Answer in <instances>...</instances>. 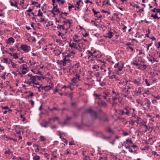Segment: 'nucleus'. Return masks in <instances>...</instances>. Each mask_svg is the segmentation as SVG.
Wrapping results in <instances>:
<instances>
[{"mask_svg":"<svg viewBox=\"0 0 160 160\" xmlns=\"http://www.w3.org/2000/svg\"><path fill=\"white\" fill-rule=\"evenodd\" d=\"M52 89V87L50 85H47L42 87V89L44 90L45 91H48Z\"/></svg>","mask_w":160,"mask_h":160,"instance_id":"8","label":"nucleus"},{"mask_svg":"<svg viewBox=\"0 0 160 160\" xmlns=\"http://www.w3.org/2000/svg\"><path fill=\"white\" fill-rule=\"evenodd\" d=\"M1 107H2V109H9V107L8 106H6L5 107L1 106Z\"/></svg>","mask_w":160,"mask_h":160,"instance_id":"42","label":"nucleus"},{"mask_svg":"<svg viewBox=\"0 0 160 160\" xmlns=\"http://www.w3.org/2000/svg\"><path fill=\"white\" fill-rule=\"evenodd\" d=\"M146 122L144 121L143 120H142L140 123V124L142 126H144V125L145 124V123Z\"/></svg>","mask_w":160,"mask_h":160,"instance_id":"47","label":"nucleus"},{"mask_svg":"<svg viewBox=\"0 0 160 160\" xmlns=\"http://www.w3.org/2000/svg\"><path fill=\"white\" fill-rule=\"evenodd\" d=\"M124 146L126 149H128L129 151L131 153H133V150L132 149H131L130 146H127L126 144H124Z\"/></svg>","mask_w":160,"mask_h":160,"instance_id":"14","label":"nucleus"},{"mask_svg":"<svg viewBox=\"0 0 160 160\" xmlns=\"http://www.w3.org/2000/svg\"><path fill=\"white\" fill-rule=\"evenodd\" d=\"M122 66H120V67H119L118 70L117 71H116V73L118 75H119L121 74L119 72L121 71L122 70V68L123 67V63H122Z\"/></svg>","mask_w":160,"mask_h":160,"instance_id":"9","label":"nucleus"},{"mask_svg":"<svg viewBox=\"0 0 160 160\" xmlns=\"http://www.w3.org/2000/svg\"><path fill=\"white\" fill-rule=\"evenodd\" d=\"M113 32H112L109 31L107 33V35L104 36L106 38H111L113 36Z\"/></svg>","mask_w":160,"mask_h":160,"instance_id":"10","label":"nucleus"},{"mask_svg":"<svg viewBox=\"0 0 160 160\" xmlns=\"http://www.w3.org/2000/svg\"><path fill=\"white\" fill-rule=\"evenodd\" d=\"M157 15H158V13L157 12V13H156L155 15H153V14H152L151 16V17L153 18L154 19H159V18H160V17H158Z\"/></svg>","mask_w":160,"mask_h":160,"instance_id":"15","label":"nucleus"},{"mask_svg":"<svg viewBox=\"0 0 160 160\" xmlns=\"http://www.w3.org/2000/svg\"><path fill=\"white\" fill-rule=\"evenodd\" d=\"M34 94L33 92H31L29 95H27L28 97H32L33 96Z\"/></svg>","mask_w":160,"mask_h":160,"instance_id":"53","label":"nucleus"},{"mask_svg":"<svg viewBox=\"0 0 160 160\" xmlns=\"http://www.w3.org/2000/svg\"><path fill=\"white\" fill-rule=\"evenodd\" d=\"M135 93L136 94L139 95L141 94V88L140 87L138 88V90L134 91Z\"/></svg>","mask_w":160,"mask_h":160,"instance_id":"11","label":"nucleus"},{"mask_svg":"<svg viewBox=\"0 0 160 160\" xmlns=\"http://www.w3.org/2000/svg\"><path fill=\"white\" fill-rule=\"evenodd\" d=\"M92 12H93V13H94V15H96L97 14V13H99V12H97L95 10L93 9H92Z\"/></svg>","mask_w":160,"mask_h":160,"instance_id":"43","label":"nucleus"},{"mask_svg":"<svg viewBox=\"0 0 160 160\" xmlns=\"http://www.w3.org/2000/svg\"><path fill=\"white\" fill-rule=\"evenodd\" d=\"M135 118L137 119L138 121H140L141 119V118H140L138 117L137 116H135L134 117Z\"/></svg>","mask_w":160,"mask_h":160,"instance_id":"45","label":"nucleus"},{"mask_svg":"<svg viewBox=\"0 0 160 160\" xmlns=\"http://www.w3.org/2000/svg\"><path fill=\"white\" fill-rule=\"evenodd\" d=\"M81 2V0H79L77 2L76 4L78 6H79L80 5V2Z\"/></svg>","mask_w":160,"mask_h":160,"instance_id":"61","label":"nucleus"},{"mask_svg":"<svg viewBox=\"0 0 160 160\" xmlns=\"http://www.w3.org/2000/svg\"><path fill=\"white\" fill-rule=\"evenodd\" d=\"M136 102L138 104H140L141 102V101L140 99H138L136 100Z\"/></svg>","mask_w":160,"mask_h":160,"instance_id":"63","label":"nucleus"},{"mask_svg":"<svg viewBox=\"0 0 160 160\" xmlns=\"http://www.w3.org/2000/svg\"><path fill=\"white\" fill-rule=\"evenodd\" d=\"M124 109L126 111L131 110V109L128 107H126Z\"/></svg>","mask_w":160,"mask_h":160,"instance_id":"49","label":"nucleus"},{"mask_svg":"<svg viewBox=\"0 0 160 160\" xmlns=\"http://www.w3.org/2000/svg\"><path fill=\"white\" fill-rule=\"evenodd\" d=\"M59 118L58 117H55L53 118V121L54 122L56 120H58Z\"/></svg>","mask_w":160,"mask_h":160,"instance_id":"60","label":"nucleus"},{"mask_svg":"<svg viewBox=\"0 0 160 160\" xmlns=\"http://www.w3.org/2000/svg\"><path fill=\"white\" fill-rule=\"evenodd\" d=\"M144 81H145L146 84V85L147 86H150V84L149 83V82H148V80L147 79H145V80Z\"/></svg>","mask_w":160,"mask_h":160,"instance_id":"32","label":"nucleus"},{"mask_svg":"<svg viewBox=\"0 0 160 160\" xmlns=\"http://www.w3.org/2000/svg\"><path fill=\"white\" fill-rule=\"evenodd\" d=\"M54 11L55 10H53V9H52V10L50 11V12L53 15V17H54L56 15V14L54 12H55Z\"/></svg>","mask_w":160,"mask_h":160,"instance_id":"48","label":"nucleus"},{"mask_svg":"<svg viewBox=\"0 0 160 160\" xmlns=\"http://www.w3.org/2000/svg\"><path fill=\"white\" fill-rule=\"evenodd\" d=\"M37 76H33L30 78V79L32 82V83H34V82L36 81L37 79Z\"/></svg>","mask_w":160,"mask_h":160,"instance_id":"12","label":"nucleus"},{"mask_svg":"<svg viewBox=\"0 0 160 160\" xmlns=\"http://www.w3.org/2000/svg\"><path fill=\"white\" fill-rule=\"evenodd\" d=\"M38 14L37 15V16L42 17V13L41 12L40 9H39L38 11Z\"/></svg>","mask_w":160,"mask_h":160,"instance_id":"24","label":"nucleus"},{"mask_svg":"<svg viewBox=\"0 0 160 160\" xmlns=\"http://www.w3.org/2000/svg\"><path fill=\"white\" fill-rule=\"evenodd\" d=\"M40 125L42 127H44L45 128H47L48 127V126L46 124H44V122L40 123Z\"/></svg>","mask_w":160,"mask_h":160,"instance_id":"30","label":"nucleus"},{"mask_svg":"<svg viewBox=\"0 0 160 160\" xmlns=\"http://www.w3.org/2000/svg\"><path fill=\"white\" fill-rule=\"evenodd\" d=\"M12 56L13 57V58L15 59H17L18 58V57L17 55V53H14L12 55Z\"/></svg>","mask_w":160,"mask_h":160,"instance_id":"34","label":"nucleus"},{"mask_svg":"<svg viewBox=\"0 0 160 160\" xmlns=\"http://www.w3.org/2000/svg\"><path fill=\"white\" fill-rule=\"evenodd\" d=\"M152 154L154 155H156L157 156H158L159 155L157 154V152L155 151H153L152 152Z\"/></svg>","mask_w":160,"mask_h":160,"instance_id":"52","label":"nucleus"},{"mask_svg":"<svg viewBox=\"0 0 160 160\" xmlns=\"http://www.w3.org/2000/svg\"><path fill=\"white\" fill-rule=\"evenodd\" d=\"M14 41V39L12 37H10L6 40V43L7 44H10L11 43H13Z\"/></svg>","mask_w":160,"mask_h":160,"instance_id":"7","label":"nucleus"},{"mask_svg":"<svg viewBox=\"0 0 160 160\" xmlns=\"http://www.w3.org/2000/svg\"><path fill=\"white\" fill-rule=\"evenodd\" d=\"M144 11V8H143L141 9H139L138 11H137V12H139L140 13H141V12H143Z\"/></svg>","mask_w":160,"mask_h":160,"instance_id":"59","label":"nucleus"},{"mask_svg":"<svg viewBox=\"0 0 160 160\" xmlns=\"http://www.w3.org/2000/svg\"><path fill=\"white\" fill-rule=\"evenodd\" d=\"M16 64L14 63H13L12 65V67L14 68H16Z\"/></svg>","mask_w":160,"mask_h":160,"instance_id":"64","label":"nucleus"},{"mask_svg":"<svg viewBox=\"0 0 160 160\" xmlns=\"http://www.w3.org/2000/svg\"><path fill=\"white\" fill-rule=\"evenodd\" d=\"M92 68L93 69H96V71H98V68H99V67L98 66H95L94 65L93 67Z\"/></svg>","mask_w":160,"mask_h":160,"instance_id":"37","label":"nucleus"},{"mask_svg":"<svg viewBox=\"0 0 160 160\" xmlns=\"http://www.w3.org/2000/svg\"><path fill=\"white\" fill-rule=\"evenodd\" d=\"M131 63L133 65H136V66L138 65V62L136 61H134V62H131Z\"/></svg>","mask_w":160,"mask_h":160,"instance_id":"31","label":"nucleus"},{"mask_svg":"<svg viewBox=\"0 0 160 160\" xmlns=\"http://www.w3.org/2000/svg\"><path fill=\"white\" fill-rule=\"evenodd\" d=\"M146 128V130H145V132H147L149 130L150 127H148L147 125L146 124H145L144 126Z\"/></svg>","mask_w":160,"mask_h":160,"instance_id":"26","label":"nucleus"},{"mask_svg":"<svg viewBox=\"0 0 160 160\" xmlns=\"http://www.w3.org/2000/svg\"><path fill=\"white\" fill-rule=\"evenodd\" d=\"M136 122L138 123L136 121H133V120H132L129 121V124L132 125H133L134 124V122Z\"/></svg>","mask_w":160,"mask_h":160,"instance_id":"27","label":"nucleus"},{"mask_svg":"<svg viewBox=\"0 0 160 160\" xmlns=\"http://www.w3.org/2000/svg\"><path fill=\"white\" fill-rule=\"evenodd\" d=\"M25 66H26V67H27L26 64H24L22 65V67L21 68V69H22V70H27V68L25 67Z\"/></svg>","mask_w":160,"mask_h":160,"instance_id":"23","label":"nucleus"},{"mask_svg":"<svg viewBox=\"0 0 160 160\" xmlns=\"http://www.w3.org/2000/svg\"><path fill=\"white\" fill-rule=\"evenodd\" d=\"M150 58L152 59V60L153 62H158V60H157L156 58H155L152 55H151L150 56Z\"/></svg>","mask_w":160,"mask_h":160,"instance_id":"21","label":"nucleus"},{"mask_svg":"<svg viewBox=\"0 0 160 160\" xmlns=\"http://www.w3.org/2000/svg\"><path fill=\"white\" fill-rule=\"evenodd\" d=\"M69 46L72 48H74L77 49L78 48L77 46V43L74 42L71 43V42L69 43Z\"/></svg>","mask_w":160,"mask_h":160,"instance_id":"6","label":"nucleus"},{"mask_svg":"<svg viewBox=\"0 0 160 160\" xmlns=\"http://www.w3.org/2000/svg\"><path fill=\"white\" fill-rule=\"evenodd\" d=\"M135 84H137L138 86H139L140 85L138 83V81H137V79H135L134 80V81L133 82Z\"/></svg>","mask_w":160,"mask_h":160,"instance_id":"33","label":"nucleus"},{"mask_svg":"<svg viewBox=\"0 0 160 160\" xmlns=\"http://www.w3.org/2000/svg\"><path fill=\"white\" fill-rule=\"evenodd\" d=\"M40 139L41 141H44L46 140L45 138L42 136H41L40 137Z\"/></svg>","mask_w":160,"mask_h":160,"instance_id":"22","label":"nucleus"},{"mask_svg":"<svg viewBox=\"0 0 160 160\" xmlns=\"http://www.w3.org/2000/svg\"><path fill=\"white\" fill-rule=\"evenodd\" d=\"M61 62H62L63 63L62 65L63 66H65L66 64V62H63V61H62V60L61 61Z\"/></svg>","mask_w":160,"mask_h":160,"instance_id":"58","label":"nucleus"},{"mask_svg":"<svg viewBox=\"0 0 160 160\" xmlns=\"http://www.w3.org/2000/svg\"><path fill=\"white\" fill-rule=\"evenodd\" d=\"M22 49L26 52H28L30 50V47L26 45H22L21 46Z\"/></svg>","mask_w":160,"mask_h":160,"instance_id":"3","label":"nucleus"},{"mask_svg":"<svg viewBox=\"0 0 160 160\" xmlns=\"http://www.w3.org/2000/svg\"><path fill=\"white\" fill-rule=\"evenodd\" d=\"M144 102H145L144 103V106H145L148 108H149L151 104V102L147 98H145L144 100Z\"/></svg>","mask_w":160,"mask_h":160,"instance_id":"4","label":"nucleus"},{"mask_svg":"<svg viewBox=\"0 0 160 160\" xmlns=\"http://www.w3.org/2000/svg\"><path fill=\"white\" fill-rule=\"evenodd\" d=\"M75 7V6H74L73 5H72L71 6H68V8L69 11L70 12L71 11L70 9Z\"/></svg>","mask_w":160,"mask_h":160,"instance_id":"40","label":"nucleus"},{"mask_svg":"<svg viewBox=\"0 0 160 160\" xmlns=\"http://www.w3.org/2000/svg\"><path fill=\"white\" fill-rule=\"evenodd\" d=\"M106 130L109 133H113V131L111 130V129L110 127H108L106 128Z\"/></svg>","mask_w":160,"mask_h":160,"instance_id":"28","label":"nucleus"},{"mask_svg":"<svg viewBox=\"0 0 160 160\" xmlns=\"http://www.w3.org/2000/svg\"><path fill=\"white\" fill-rule=\"evenodd\" d=\"M83 160H91L89 158V156H86L85 158H84Z\"/></svg>","mask_w":160,"mask_h":160,"instance_id":"50","label":"nucleus"},{"mask_svg":"<svg viewBox=\"0 0 160 160\" xmlns=\"http://www.w3.org/2000/svg\"><path fill=\"white\" fill-rule=\"evenodd\" d=\"M30 102H31L32 105V107H33L34 104V102L33 101L32 99H31L30 101Z\"/></svg>","mask_w":160,"mask_h":160,"instance_id":"46","label":"nucleus"},{"mask_svg":"<svg viewBox=\"0 0 160 160\" xmlns=\"http://www.w3.org/2000/svg\"><path fill=\"white\" fill-rule=\"evenodd\" d=\"M119 114L121 115H122L124 114V111L122 110H120L119 111Z\"/></svg>","mask_w":160,"mask_h":160,"instance_id":"35","label":"nucleus"},{"mask_svg":"<svg viewBox=\"0 0 160 160\" xmlns=\"http://www.w3.org/2000/svg\"><path fill=\"white\" fill-rule=\"evenodd\" d=\"M131 110L126 111L125 112H124V114L127 115L129 116V114L130 113Z\"/></svg>","mask_w":160,"mask_h":160,"instance_id":"39","label":"nucleus"},{"mask_svg":"<svg viewBox=\"0 0 160 160\" xmlns=\"http://www.w3.org/2000/svg\"><path fill=\"white\" fill-rule=\"evenodd\" d=\"M32 11V9L30 8L28 10L26 11L27 12H31Z\"/></svg>","mask_w":160,"mask_h":160,"instance_id":"62","label":"nucleus"},{"mask_svg":"<svg viewBox=\"0 0 160 160\" xmlns=\"http://www.w3.org/2000/svg\"><path fill=\"white\" fill-rule=\"evenodd\" d=\"M126 143H129L131 144H133L132 141L131 139L129 140L128 139L126 140Z\"/></svg>","mask_w":160,"mask_h":160,"instance_id":"36","label":"nucleus"},{"mask_svg":"<svg viewBox=\"0 0 160 160\" xmlns=\"http://www.w3.org/2000/svg\"><path fill=\"white\" fill-rule=\"evenodd\" d=\"M58 26L57 27V28L58 29H60L61 28H62L63 30L65 29L64 27V25H60L59 24H58Z\"/></svg>","mask_w":160,"mask_h":160,"instance_id":"18","label":"nucleus"},{"mask_svg":"<svg viewBox=\"0 0 160 160\" xmlns=\"http://www.w3.org/2000/svg\"><path fill=\"white\" fill-rule=\"evenodd\" d=\"M119 63H118L115 65L114 66V67L115 68H117L118 69V68L119 67Z\"/></svg>","mask_w":160,"mask_h":160,"instance_id":"44","label":"nucleus"},{"mask_svg":"<svg viewBox=\"0 0 160 160\" xmlns=\"http://www.w3.org/2000/svg\"><path fill=\"white\" fill-rule=\"evenodd\" d=\"M87 111L90 114V116L94 120H95L98 118L97 112L91 109H88Z\"/></svg>","mask_w":160,"mask_h":160,"instance_id":"1","label":"nucleus"},{"mask_svg":"<svg viewBox=\"0 0 160 160\" xmlns=\"http://www.w3.org/2000/svg\"><path fill=\"white\" fill-rule=\"evenodd\" d=\"M76 77H74L73 78L72 80V81L73 82L75 83L76 82H77V80L78 79L79 80V78H80V76L78 74H76L75 75Z\"/></svg>","mask_w":160,"mask_h":160,"instance_id":"5","label":"nucleus"},{"mask_svg":"<svg viewBox=\"0 0 160 160\" xmlns=\"http://www.w3.org/2000/svg\"><path fill=\"white\" fill-rule=\"evenodd\" d=\"M102 138L104 139L107 140V139H109L110 138V137H106L104 135H103V136Z\"/></svg>","mask_w":160,"mask_h":160,"instance_id":"38","label":"nucleus"},{"mask_svg":"<svg viewBox=\"0 0 160 160\" xmlns=\"http://www.w3.org/2000/svg\"><path fill=\"white\" fill-rule=\"evenodd\" d=\"M8 150H7L5 152H4V154H10L11 153H12V152H10V149L8 148Z\"/></svg>","mask_w":160,"mask_h":160,"instance_id":"25","label":"nucleus"},{"mask_svg":"<svg viewBox=\"0 0 160 160\" xmlns=\"http://www.w3.org/2000/svg\"><path fill=\"white\" fill-rule=\"evenodd\" d=\"M42 85H40V86L39 87H37V88H38V91L39 92H41V89H40V88H42Z\"/></svg>","mask_w":160,"mask_h":160,"instance_id":"51","label":"nucleus"},{"mask_svg":"<svg viewBox=\"0 0 160 160\" xmlns=\"http://www.w3.org/2000/svg\"><path fill=\"white\" fill-rule=\"evenodd\" d=\"M53 5V8L52 9H53V10H55V9H56L58 7V5H56V6L55 5V4H54V5Z\"/></svg>","mask_w":160,"mask_h":160,"instance_id":"55","label":"nucleus"},{"mask_svg":"<svg viewBox=\"0 0 160 160\" xmlns=\"http://www.w3.org/2000/svg\"><path fill=\"white\" fill-rule=\"evenodd\" d=\"M137 81H138V83H139V84L140 85V84H141V82L142 81L141 78L138 77H137Z\"/></svg>","mask_w":160,"mask_h":160,"instance_id":"29","label":"nucleus"},{"mask_svg":"<svg viewBox=\"0 0 160 160\" xmlns=\"http://www.w3.org/2000/svg\"><path fill=\"white\" fill-rule=\"evenodd\" d=\"M33 160H40V157L38 155H35L33 157Z\"/></svg>","mask_w":160,"mask_h":160,"instance_id":"19","label":"nucleus"},{"mask_svg":"<svg viewBox=\"0 0 160 160\" xmlns=\"http://www.w3.org/2000/svg\"><path fill=\"white\" fill-rule=\"evenodd\" d=\"M113 102L112 104V106H114L115 105L117 104L118 103L115 102V101H113Z\"/></svg>","mask_w":160,"mask_h":160,"instance_id":"54","label":"nucleus"},{"mask_svg":"<svg viewBox=\"0 0 160 160\" xmlns=\"http://www.w3.org/2000/svg\"><path fill=\"white\" fill-rule=\"evenodd\" d=\"M51 128L52 129H56L57 128V127L56 126V125H54L53 126H52L51 127Z\"/></svg>","mask_w":160,"mask_h":160,"instance_id":"57","label":"nucleus"},{"mask_svg":"<svg viewBox=\"0 0 160 160\" xmlns=\"http://www.w3.org/2000/svg\"><path fill=\"white\" fill-rule=\"evenodd\" d=\"M103 121L104 122H108L109 121V119L108 118L106 117L103 119Z\"/></svg>","mask_w":160,"mask_h":160,"instance_id":"41","label":"nucleus"},{"mask_svg":"<svg viewBox=\"0 0 160 160\" xmlns=\"http://www.w3.org/2000/svg\"><path fill=\"white\" fill-rule=\"evenodd\" d=\"M62 14H64L66 15V16H67V15L68 14V13L66 12H61V13L60 14V15H59L60 18H62L63 19H64V20L66 19V18H65L62 17Z\"/></svg>","mask_w":160,"mask_h":160,"instance_id":"16","label":"nucleus"},{"mask_svg":"<svg viewBox=\"0 0 160 160\" xmlns=\"http://www.w3.org/2000/svg\"><path fill=\"white\" fill-rule=\"evenodd\" d=\"M98 103L99 104H101L102 106H107L106 103L104 101H101L100 102H99Z\"/></svg>","mask_w":160,"mask_h":160,"instance_id":"17","label":"nucleus"},{"mask_svg":"<svg viewBox=\"0 0 160 160\" xmlns=\"http://www.w3.org/2000/svg\"><path fill=\"white\" fill-rule=\"evenodd\" d=\"M154 141L152 140V138H149L148 140V144H149L150 145H152L154 143Z\"/></svg>","mask_w":160,"mask_h":160,"instance_id":"13","label":"nucleus"},{"mask_svg":"<svg viewBox=\"0 0 160 160\" xmlns=\"http://www.w3.org/2000/svg\"><path fill=\"white\" fill-rule=\"evenodd\" d=\"M112 93L113 95H114L112 97V100L115 101L117 99L119 100L120 98V93L116 92L114 90L112 91Z\"/></svg>","mask_w":160,"mask_h":160,"instance_id":"2","label":"nucleus"},{"mask_svg":"<svg viewBox=\"0 0 160 160\" xmlns=\"http://www.w3.org/2000/svg\"><path fill=\"white\" fill-rule=\"evenodd\" d=\"M126 28H127V27L125 26L123 28H122V31L123 32H126Z\"/></svg>","mask_w":160,"mask_h":160,"instance_id":"56","label":"nucleus"},{"mask_svg":"<svg viewBox=\"0 0 160 160\" xmlns=\"http://www.w3.org/2000/svg\"><path fill=\"white\" fill-rule=\"evenodd\" d=\"M87 52H88V53L89 54H90V55L91 56H92L93 58H97V55H93V54L92 52H91L89 50H88L87 51Z\"/></svg>","mask_w":160,"mask_h":160,"instance_id":"20","label":"nucleus"}]
</instances>
